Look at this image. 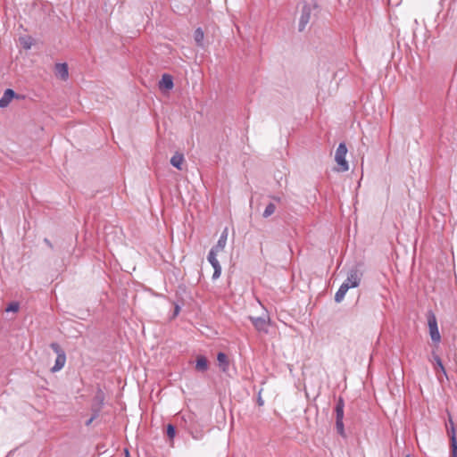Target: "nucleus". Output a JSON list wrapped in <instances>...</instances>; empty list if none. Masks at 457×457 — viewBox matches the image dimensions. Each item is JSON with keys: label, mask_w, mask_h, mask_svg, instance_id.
I'll return each instance as SVG.
<instances>
[{"label": "nucleus", "mask_w": 457, "mask_h": 457, "mask_svg": "<svg viewBox=\"0 0 457 457\" xmlns=\"http://www.w3.org/2000/svg\"><path fill=\"white\" fill-rule=\"evenodd\" d=\"M345 401L342 396H339L336 406H335V414H336V429L337 432L343 437H345V426H344V415H345Z\"/></svg>", "instance_id": "nucleus-1"}, {"label": "nucleus", "mask_w": 457, "mask_h": 457, "mask_svg": "<svg viewBox=\"0 0 457 457\" xmlns=\"http://www.w3.org/2000/svg\"><path fill=\"white\" fill-rule=\"evenodd\" d=\"M51 349L56 353V360L54 365L51 368L52 372L61 370L66 363V353L58 343H51Z\"/></svg>", "instance_id": "nucleus-2"}, {"label": "nucleus", "mask_w": 457, "mask_h": 457, "mask_svg": "<svg viewBox=\"0 0 457 457\" xmlns=\"http://www.w3.org/2000/svg\"><path fill=\"white\" fill-rule=\"evenodd\" d=\"M347 154V147L345 143H340L337 148L335 154V161L338 164V171L345 172L349 170L348 162L345 159Z\"/></svg>", "instance_id": "nucleus-3"}, {"label": "nucleus", "mask_w": 457, "mask_h": 457, "mask_svg": "<svg viewBox=\"0 0 457 457\" xmlns=\"http://www.w3.org/2000/svg\"><path fill=\"white\" fill-rule=\"evenodd\" d=\"M428 323L429 328V335L431 340L435 343H439L441 339L440 333L438 331L437 321L436 316L430 312L428 317Z\"/></svg>", "instance_id": "nucleus-4"}, {"label": "nucleus", "mask_w": 457, "mask_h": 457, "mask_svg": "<svg viewBox=\"0 0 457 457\" xmlns=\"http://www.w3.org/2000/svg\"><path fill=\"white\" fill-rule=\"evenodd\" d=\"M361 276L362 274L358 269H351L343 283L348 284L350 288L357 287L361 283Z\"/></svg>", "instance_id": "nucleus-5"}, {"label": "nucleus", "mask_w": 457, "mask_h": 457, "mask_svg": "<svg viewBox=\"0 0 457 457\" xmlns=\"http://www.w3.org/2000/svg\"><path fill=\"white\" fill-rule=\"evenodd\" d=\"M312 7L309 4H304L302 7V12L299 20L298 29L299 31L304 30L306 25L311 20Z\"/></svg>", "instance_id": "nucleus-6"}, {"label": "nucleus", "mask_w": 457, "mask_h": 457, "mask_svg": "<svg viewBox=\"0 0 457 457\" xmlns=\"http://www.w3.org/2000/svg\"><path fill=\"white\" fill-rule=\"evenodd\" d=\"M249 320L252 321L256 330H258L259 332H268V322L265 317L249 316Z\"/></svg>", "instance_id": "nucleus-7"}, {"label": "nucleus", "mask_w": 457, "mask_h": 457, "mask_svg": "<svg viewBox=\"0 0 457 457\" xmlns=\"http://www.w3.org/2000/svg\"><path fill=\"white\" fill-rule=\"evenodd\" d=\"M451 429L448 430V436L450 437V448L452 457H457V438L455 434V428L453 421L450 420Z\"/></svg>", "instance_id": "nucleus-8"}, {"label": "nucleus", "mask_w": 457, "mask_h": 457, "mask_svg": "<svg viewBox=\"0 0 457 457\" xmlns=\"http://www.w3.org/2000/svg\"><path fill=\"white\" fill-rule=\"evenodd\" d=\"M13 98H19V96L14 92V90L11 88L5 89L3 96L0 99V107H7Z\"/></svg>", "instance_id": "nucleus-9"}, {"label": "nucleus", "mask_w": 457, "mask_h": 457, "mask_svg": "<svg viewBox=\"0 0 457 457\" xmlns=\"http://www.w3.org/2000/svg\"><path fill=\"white\" fill-rule=\"evenodd\" d=\"M227 239H228V228H226L221 235L220 236V238L217 242V244L212 247V250H214L216 252H221L225 246H226V244H227Z\"/></svg>", "instance_id": "nucleus-10"}, {"label": "nucleus", "mask_w": 457, "mask_h": 457, "mask_svg": "<svg viewBox=\"0 0 457 457\" xmlns=\"http://www.w3.org/2000/svg\"><path fill=\"white\" fill-rule=\"evenodd\" d=\"M55 74L62 80H66L69 77L67 63L63 62L55 64Z\"/></svg>", "instance_id": "nucleus-11"}, {"label": "nucleus", "mask_w": 457, "mask_h": 457, "mask_svg": "<svg viewBox=\"0 0 457 457\" xmlns=\"http://www.w3.org/2000/svg\"><path fill=\"white\" fill-rule=\"evenodd\" d=\"M159 86L161 88L167 90L171 89L174 86L172 76L167 73L163 74L162 79L159 82Z\"/></svg>", "instance_id": "nucleus-12"}, {"label": "nucleus", "mask_w": 457, "mask_h": 457, "mask_svg": "<svg viewBox=\"0 0 457 457\" xmlns=\"http://www.w3.org/2000/svg\"><path fill=\"white\" fill-rule=\"evenodd\" d=\"M217 361L219 362V366H220V370L223 372H227L228 370V367H229V361L228 359V356L224 353L220 352L217 355Z\"/></svg>", "instance_id": "nucleus-13"}, {"label": "nucleus", "mask_w": 457, "mask_h": 457, "mask_svg": "<svg viewBox=\"0 0 457 457\" xmlns=\"http://www.w3.org/2000/svg\"><path fill=\"white\" fill-rule=\"evenodd\" d=\"M195 370L197 371L204 372L208 370V361L205 356L199 355L196 359Z\"/></svg>", "instance_id": "nucleus-14"}, {"label": "nucleus", "mask_w": 457, "mask_h": 457, "mask_svg": "<svg viewBox=\"0 0 457 457\" xmlns=\"http://www.w3.org/2000/svg\"><path fill=\"white\" fill-rule=\"evenodd\" d=\"M184 162V155L179 153H176L170 159V164L178 170H182V164Z\"/></svg>", "instance_id": "nucleus-15"}, {"label": "nucleus", "mask_w": 457, "mask_h": 457, "mask_svg": "<svg viewBox=\"0 0 457 457\" xmlns=\"http://www.w3.org/2000/svg\"><path fill=\"white\" fill-rule=\"evenodd\" d=\"M349 289L350 287L348 284L342 283V285L340 286V287L338 288L335 295V301L337 303H340L344 299L345 294Z\"/></svg>", "instance_id": "nucleus-16"}, {"label": "nucleus", "mask_w": 457, "mask_h": 457, "mask_svg": "<svg viewBox=\"0 0 457 457\" xmlns=\"http://www.w3.org/2000/svg\"><path fill=\"white\" fill-rule=\"evenodd\" d=\"M217 253H218V252L211 249L209 252V254L207 256V260L210 262V264L212 266V268L220 266L219 261L216 258Z\"/></svg>", "instance_id": "nucleus-17"}, {"label": "nucleus", "mask_w": 457, "mask_h": 457, "mask_svg": "<svg viewBox=\"0 0 457 457\" xmlns=\"http://www.w3.org/2000/svg\"><path fill=\"white\" fill-rule=\"evenodd\" d=\"M433 359H434V362H435V370H439L440 371H442V373L444 375L446 376V370L443 365V362L440 359V357L435 353H433Z\"/></svg>", "instance_id": "nucleus-18"}, {"label": "nucleus", "mask_w": 457, "mask_h": 457, "mask_svg": "<svg viewBox=\"0 0 457 457\" xmlns=\"http://www.w3.org/2000/svg\"><path fill=\"white\" fill-rule=\"evenodd\" d=\"M204 37V34L203 29L201 28H197L194 33V37H195V40L197 46H203Z\"/></svg>", "instance_id": "nucleus-19"}, {"label": "nucleus", "mask_w": 457, "mask_h": 457, "mask_svg": "<svg viewBox=\"0 0 457 457\" xmlns=\"http://www.w3.org/2000/svg\"><path fill=\"white\" fill-rule=\"evenodd\" d=\"M276 211V205L273 204V203H270L265 210L263 211V213H262V216L264 218H268L270 216H271Z\"/></svg>", "instance_id": "nucleus-20"}, {"label": "nucleus", "mask_w": 457, "mask_h": 457, "mask_svg": "<svg viewBox=\"0 0 457 457\" xmlns=\"http://www.w3.org/2000/svg\"><path fill=\"white\" fill-rule=\"evenodd\" d=\"M19 308H20L19 303H17V302H12V303H9V305L6 307L5 312H18V311H19Z\"/></svg>", "instance_id": "nucleus-21"}, {"label": "nucleus", "mask_w": 457, "mask_h": 457, "mask_svg": "<svg viewBox=\"0 0 457 457\" xmlns=\"http://www.w3.org/2000/svg\"><path fill=\"white\" fill-rule=\"evenodd\" d=\"M175 435H176L175 427L172 424H169L167 426V436H169L170 439L172 440L175 437Z\"/></svg>", "instance_id": "nucleus-22"}, {"label": "nucleus", "mask_w": 457, "mask_h": 457, "mask_svg": "<svg viewBox=\"0 0 457 457\" xmlns=\"http://www.w3.org/2000/svg\"><path fill=\"white\" fill-rule=\"evenodd\" d=\"M214 271L212 274V279H217L220 277L221 274V266L213 268Z\"/></svg>", "instance_id": "nucleus-23"}, {"label": "nucleus", "mask_w": 457, "mask_h": 457, "mask_svg": "<svg viewBox=\"0 0 457 457\" xmlns=\"http://www.w3.org/2000/svg\"><path fill=\"white\" fill-rule=\"evenodd\" d=\"M98 416V413L96 412L88 420L86 421V426H89L95 419H96Z\"/></svg>", "instance_id": "nucleus-24"}, {"label": "nucleus", "mask_w": 457, "mask_h": 457, "mask_svg": "<svg viewBox=\"0 0 457 457\" xmlns=\"http://www.w3.org/2000/svg\"><path fill=\"white\" fill-rule=\"evenodd\" d=\"M261 393H262V390L259 391L258 399H257V403L259 406H262L264 404V401L262 400V398L261 396Z\"/></svg>", "instance_id": "nucleus-25"}, {"label": "nucleus", "mask_w": 457, "mask_h": 457, "mask_svg": "<svg viewBox=\"0 0 457 457\" xmlns=\"http://www.w3.org/2000/svg\"><path fill=\"white\" fill-rule=\"evenodd\" d=\"M44 242H45V244H46L47 246H49L50 248H53V245H52L51 241H50L48 238H45V239H44Z\"/></svg>", "instance_id": "nucleus-26"}, {"label": "nucleus", "mask_w": 457, "mask_h": 457, "mask_svg": "<svg viewBox=\"0 0 457 457\" xmlns=\"http://www.w3.org/2000/svg\"><path fill=\"white\" fill-rule=\"evenodd\" d=\"M179 310H180V307L179 305H176L175 310H174V315H178L179 312Z\"/></svg>", "instance_id": "nucleus-27"}, {"label": "nucleus", "mask_w": 457, "mask_h": 457, "mask_svg": "<svg viewBox=\"0 0 457 457\" xmlns=\"http://www.w3.org/2000/svg\"><path fill=\"white\" fill-rule=\"evenodd\" d=\"M125 457H129V453L128 449H125Z\"/></svg>", "instance_id": "nucleus-28"}, {"label": "nucleus", "mask_w": 457, "mask_h": 457, "mask_svg": "<svg viewBox=\"0 0 457 457\" xmlns=\"http://www.w3.org/2000/svg\"><path fill=\"white\" fill-rule=\"evenodd\" d=\"M274 200L279 202L280 201V198L279 197H273Z\"/></svg>", "instance_id": "nucleus-29"}, {"label": "nucleus", "mask_w": 457, "mask_h": 457, "mask_svg": "<svg viewBox=\"0 0 457 457\" xmlns=\"http://www.w3.org/2000/svg\"><path fill=\"white\" fill-rule=\"evenodd\" d=\"M406 457H411L410 454H408Z\"/></svg>", "instance_id": "nucleus-30"}]
</instances>
